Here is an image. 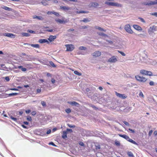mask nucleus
<instances>
[{
    "label": "nucleus",
    "instance_id": "f257e3e1",
    "mask_svg": "<svg viewBox=\"0 0 157 157\" xmlns=\"http://www.w3.org/2000/svg\"><path fill=\"white\" fill-rule=\"evenodd\" d=\"M157 31V26L154 25L151 26L148 29V33L150 35H152L153 33Z\"/></svg>",
    "mask_w": 157,
    "mask_h": 157
},
{
    "label": "nucleus",
    "instance_id": "f03ea898",
    "mask_svg": "<svg viewBox=\"0 0 157 157\" xmlns=\"http://www.w3.org/2000/svg\"><path fill=\"white\" fill-rule=\"evenodd\" d=\"M135 77L137 81L140 82H145L147 80L145 77L140 76L139 75L135 76Z\"/></svg>",
    "mask_w": 157,
    "mask_h": 157
},
{
    "label": "nucleus",
    "instance_id": "7ed1b4c3",
    "mask_svg": "<svg viewBox=\"0 0 157 157\" xmlns=\"http://www.w3.org/2000/svg\"><path fill=\"white\" fill-rule=\"evenodd\" d=\"M105 4L109 6H116L117 7H121V4L117 3L110 2L108 1L105 2Z\"/></svg>",
    "mask_w": 157,
    "mask_h": 157
},
{
    "label": "nucleus",
    "instance_id": "20e7f679",
    "mask_svg": "<svg viewBox=\"0 0 157 157\" xmlns=\"http://www.w3.org/2000/svg\"><path fill=\"white\" fill-rule=\"evenodd\" d=\"M117 56H113L108 60V62L111 63H115L117 61Z\"/></svg>",
    "mask_w": 157,
    "mask_h": 157
},
{
    "label": "nucleus",
    "instance_id": "39448f33",
    "mask_svg": "<svg viewBox=\"0 0 157 157\" xmlns=\"http://www.w3.org/2000/svg\"><path fill=\"white\" fill-rule=\"evenodd\" d=\"M124 29L127 32L130 34H132L133 33V31L131 29V27L129 25H126L124 27Z\"/></svg>",
    "mask_w": 157,
    "mask_h": 157
},
{
    "label": "nucleus",
    "instance_id": "423d86ee",
    "mask_svg": "<svg viewBox=\"0 0 157 157\" xmlns=\"http://www.w3.org/2000/svg\"><path fill=\"white\" fill-rule=\"evenodd\" d=\"M67 48V51H71L74 50L75 48L74 46L72 44H66L65 45Z\"/></svg>",
    "mask_w": 157,
    "mask_h": 157
},
{
    "label": "nucleus",
    "instance_id": "0eeeda50",
    "mask_svg": "<svg viewBox=\"0 0 157 157\" xmlns=\"http://www.w3.org/2000/svg\"><path fill=\"white\" fill-rule=\"evenodd\" d=\"M144 4L147 5L157 4V1H156L152 2L151 1H149L145 2Z\"/></svg>",
    "mask_w": 157,
    "mask_h": 157
},
{
    "label": "nucleus",
    "instance_id": "6e6552de",
    "mask_svg": "<svg viewBox=\"0 0 157 157\" xmlns=\"http://www.w3.org/2000/svg\"><path fill=\"white\" fill-rule=\"evenodd\" d=\"M116 94L118 97L122 99H124L127 97V96L125 94H121L117 92H116Z\"/></svg>",
    "mask_w": 157,
    "mask_h": 157
},
{
    "label": "nucleus",
    "instance_id": "1a4fd4ad",
    "mask_svg": "<svg viewBox=\"0 0 157 157\" xmlns=\"http://www.w3.org/2000/svg\"><path fill=\"white\" fill-rule=\"evenodd\" d=\"M98 6L99 4L98 3L95 2H93L90 3V7L96 8Z\"/></svg>",
    "mask_w": 157,
    "mask_h": 157
},
{
    "label": "nucleus",
    "instance_id": "9d476101",
    "mask_svg": "<svg viewBox=\"0 0 157 157\" xmlns=\"http://www.w3.org/2000/svg\"><path fill=\"white\" fill-rule=\"evenodd\" d=\"M101 53L99 51H95L93 53L92 55L93 56L95 57H98L101 56Z\"/></svg>",
    "mask_w": 157,
    "mask_h": 157
},
{
    "label": "nucleus",
    "instance_id": "9b49d317",
    "mask_svg": "<svg viewBox=\"0 0 157 157\" xmlns=\"http://www.w3.org/2000/svg\"><path fill=\"white\" fill-rule=\"evenodd\" d=\"M56 36L51 35L48 39V40L50 42H52L55 39H56Z\"/></svg>",
    "mask_w": 157,
    "mask_h": 157
},
{
    "label": "nucleus",
    "instance_id": "f8f14e48",
    "mask_svg": "<svg viewBox=\"0 0 157 157\" xmlns=\"http://www.w3.org/2000/svg\"><path fill=\"white\" fill-rule=\"evenodd\" d=\"M4 35L6 36L9 37L11 38H14L15 37V36L14 35L10 33H5Z\"/></svg>",
    "mask_w": 157,
    "mask_h": 157
},
{
    "label": "nucleus",
    "instance_id": "ddd939ff",
    "mask_svg": "<svg viewBox=\"0 0 157 157\" xmlns=\"http://www.w3.org/2000/svg\"><path fill=\"white\" fill-rule=\"evenodd\" d=\"M39 42L40 43H49L48 41L46 39H41L39 40Z\"/></svg>",
    "mask_w": 157,
    "mask_h": 157
},
{
    "label": "nucleus",
    "instance_id": "4468645a",
    "mask_svg": "<svg viewBox=\"0 0 157 157\" xmlns=\"http://www.w3.org/2000/svg\"><path fill=\"white\" fill-rule=\"evenodd\" d=\"M133 28L139 30L141 31L142 30V28L140 26L137 25H133Z\"/></svg>",
    "mask_w": 157,
    "mask_h": 157
},
{
    "label": "nucleus",
    "instance_id": "2eb2a0df",
    "mask_svg": "<svg viewBox=\"0 0 157 157\" xmlns=\"http://www.w3.org/2000/svg\"><path fill=\"white\" fill-rule=\"evenodd\" d=\"M118 135L124 138L127 140H128L129 139V137L126 135H121V134H119Z\"/></svg>",
    "mask_w": 157,
    "mask_h": 157
},
{
    "label": "nucleus",
    "instance_id": "dca6fc26",
    "mask_svg": "<svg viewBox=\"0 0 157 157\" xmlns=\"http://www.w3.org/2000/svg\"><path fill=\"white\" fill-rule=\"evenodd\" d=\"M27 45H29V46H30L33 47L35 48H39V45L38 44H27Z\"/></svg>",
    "mask_w": 157,
    "mask_h": 157
},
{
    "label": "nucleus",
    "instance_id": "f3484780",
    "mask_svg": "<svg viewBox=\"0 0 157 157\" xmlns=\"http://www.w3.org/2000/svg\"><path fill=\"white\" fill-rule=\"evenodd\" d=\"M56 22H57L59 23H60V24L65 23L66 22V21H65L63 20H61V19H56Z\"/></svg>",
    "mask_w": 157,
    "mask_h": 157
},
{
    "label": "nucleus",
    "instance_id": "a211bd4d",
    "mask_svg": "<svg viewBox=\"0 0 157 157\" xmlns=\"http://www.w3.org/2000/svg\"><path fill=\"white\" fill-rule=\"evenodd\" d=\"M1 8H2L4 9V10H6L9 11H12V9L11 8H10L6 6H2Z\"/></svg>",
    "mask_w": 157,
    "mask_h": 157
},
{
    "label": "nucleus",
    "instance_id": "6ab92c4d",
    "mask_svg": "<svg viewBox=\"0 0 157 157\" xmlns=\"http://www.w3.org/2000/svg\"><path fill=\"white\" fill-rule=\"evenodd\" d=\"M33 19L37 18L39 20H42L44 19L41 16H34L33 17Z\"/></svg>",
    "mask_w": 157,
    "mask_h": 157
},
{
    "label": "nucleus",
    "instance_id": "aec40b11",
    "mask_svg": "<svg viewBox=\"0 0 157 157\" xmlns=\"http://www.w3.org/2000/svg\"><path fill=\"white\" fill-rule=\"evenodd\" d=\"M68 103L71 105H75V106H78V105H79L78 103L76 102L75 101H70L68 102Z\"/></svg>",
    "mask_w": 157,
    "mask_h": 157
},
{
    "label": "nucleus",
    "instance_id": "412c9836",
    "mask_svg": "<svg viewBox=\"0 0 157 157\" xmlns=\"http://www.w3.org/2000/svg\"><path fill=\"white\" fill-rule=\"evenodd\" d=\"M140 73L143 75H147V71L144 70H142L140 71Z\"/></svg>",
    "mask_w": 157,
    "mask_h": 157
},
{
    "label": "nucleus",
    "instance_id": "4be33fe9",
    "mask_svg": "<svg viewBox=\"0 0 157 157\" xmlns=\"http://www.w3.org/2000/svg\"><path fill=\"white\" fill-rule=\"evenodd\" d=\"M90 20L88 18H84L83 20L80 21V22H83L85 23L90 22Z\"/></svg>",
    "mask_w": 157,
    "mask_h": 157
},
{
    "label": "nucleus",
    "instance_id": "5701e85b",
    "mask_svg": "<svg viewBox=\"0 0 157 157\" xmlns=\"http://www.w3.org/2000/svg\"><path fill=\"white\" fill-rule=\"evenodd\" d=\"M95 29H98L99 30L101 31H105V30L104 29H103V28H101V27H98L97 26H95Z\"/></svg>",
    "mask_w": 157,
    "mask_h": 157
},
{
    "label": "nucleus",
    "instance_id": "b1692460",
    "mask_svg": "<svg viewBox=\"0 0 157 157\" xmlns=\"http://www.w3.org/2000/svg\"><path fill=\"white\" fill-rule=\"evenodd\" d=\"M67 132L65 131H63V135H62V137L64 139L67 138Z\"/></svg>",
    "mask_w": 157,
    "mask_h": 157
},
{
    "label": "nucleus",
    "instance_id": "393cba45",
    "mask_svg": "<svg viewBox=\"0 0 157 157\" xmlns=\"http://www.w3.org/2000/svg\"><path fill=\"white\" fill-rule=\"evenodd\" d=\"M127 140L134 144L137 145V143L136 142H135L134 141L132 140L129 137V139H128Z\"/></svg>",
    "mask_w": 157,
    "mask_h": 157
},
{
    "label": "nucleus",
    "instance_id": "a878e982",
    "mask_svg": "<svg viewBox=\"0 0 157 157\" xmlns=\"http://www.w3.org/2000/svg\"><path fill=\"white\" fill-rule=\"evenodd\" d=\"M128 155L130 157H134V155L132 152L131 151H128L127 153Z\"/></svg>",
    "mask_w": 157,
    "mask_h": 157
},
{
    "label": "nucleus",
    "instance_id": "bb28decb",
    "mask_svg": "<svg viewBox=\"0 0 157 157\" xmlns=\"http://www.w3.org/2000/svg\"><path fill=\"white\" fill-rule=\"evenodd\" d=\"M18 68L19 69H21L22 71H26V69L25 68H23L22 66H18Z\"/></svg>",
    "mask_w": 157,
    "mask_h": 157
},
{
    "label": "nucleus",
    "instance_id": "cd10ccee",
    "mask_svg": "<svg viewBox=\"0 0 157 157\" xmlns=\"http://www.w3.org/2000/svg\"><path fill=\"white\" fill-rule=\"evenodd\" d=\"M97 33L100 36H106V35L104 33H103L101 32H97Z\"/></svg>",
    "mask_w": 157,
    "mask_h": 157
},
{
    "label": "nucleus",
    "instance_id": "c85d7f7f",
    "mask_svg": "<svg viewBox=\"0 0 157 157\" xmlns=\"http://www.w3.org/2000/svg\"><path fill=\"white\" fill-rule=\"evenodd\" d=\"M22 35L24 36H30V34L28 33H22Z\"/></svg>",
    "mask_w": 157,
    "mask_h": 157
},
{
    "label": "nucleus",
    "instance_id": "c756f323",
    "mask_svg": "<svg viewBox=\"0 0 157 157\" xmlns=\"http://www.w3.org/2000/svg\"><path fill=\"white\" fill-rule=\"evenodd\" d=\"M79 49L82 50H86V48L85 47L80 46L79 48Z\"/></svg>",
    "mask_w": 157,
    "mask_h": 157
},
{
    "label": "nucleus",
    "instance_id": "7c9ffc66",
    "mask_svg": "<svg viewBox=\"0 0 157 157\" xmlns=\"http://www.w3.org/2000/svg\"><path fill=\"white\" fill-rule=\"evenodd\" d=\"M61 8L65 10H68L70 9L69 7L66 6H63L61 7Z\"/></svg>",
    "mask_w": 157,
    "mask_h": 157
},
{
    "label": "nucleus",
    "instance_id": "2f4dec72",
    "mask_svg": "<svg viewBox=\"0 0 157 157\" xmlns=\"http://www.w3.org/2000/svg\"><path fill=\"white\" fill-rule=\"evenodd\" d=\"M18 94L17 93H11L9 94V96H15L18 95Z\"/></svg>",
    "mask_w": 157,
    "mask_h": 157
},
{
    "label": "nucleus",
    "instance_id": "473e14b6",
    "mask_svg": "<svg viewBox=\"0 0 157 157\" xmlns=\"http://www.w3.org/2000/svg\"><path fill=\"white\" fill-rule=\"evenodd\" d=\"M49 64L53 67H56V66L55 65L54 63L52 61H50Z\"/></svg>",
    "mask_w": 157,
    "mask_h": 157
},
{
    "label": "nucleus",
    "instance_id": "72a5a7b5",
    "mask_svg": "<svg viewBox=\"0 0 157 157\" xmlns=\"http://www.w3.org/2000/svg\"><path fill=\"white\" fill-rule=\"evenodd\" d=\"M74 73L75 74L78 76H81L82 75L81 73H79L78 71H74Z\"/></svg>",
    "mask_w": 157,
    "mask_h": 157
},
{
    "label": "nucleus",
    "instance_id": "f704fd0d",
    "mask_svg": "<svg viewBox=\"0 0 157 157\" xmlns=\"http://www.w3.org/2000/svg\"><path fill=\"white\" fill-rule=\"evenodd\" d=\"M147 75H149L150 76H152L153 75H152V73L150 71H147Z\"/></svg>",
    "mask_w": 157,
    "mask_h": 157
},
{
    "label": "nucleus",
    "instance_id": "c9c22d12",
    "mask_svg": "<svg viewBox=\"0 0 157 157\" xmlns=\"http://www.w3.org/2000/svg\"><path fill=\"white\" fill-rule=\"evenodd\" d=\"M88 26H81L80 27V29H86L87 28Z\"/></svg>",
    "mask_w": 157,
    "mask_h": 157
},
{
    "label": "nucleus",
    "instance_id": "e433bc0d",
    "mask_svg": "<svg viewBox=\"0 0 157 157\" xmlns=\"http://www.w3.org/2000/svg\"><path fill=\"white\" fill-rule=\"evenodd\" d=\"M139 95L140 97H141L143 98L144 97V95L142 92H141V91L140 92Z\"/></svg>",
    "mask_w": 157,
    "mask_h": 157
},
{
    "label": "nucleus",
    "instance_id": "4c0bfd02",
    "mask_svg": "<svg viewBox=\"0 0 157 157\" xmlns=\"http://www.w3.org/2000/svg\"><path fill=\"white\" fill-rule=\"evenodd\" d=\"M139 19L140 20V21H141L142 22L144 23H145V21L144 19L143 18H141V17H139Z\"/></svg>",
    "mask_w": 157,
    "mask_h": 157
},
{
    "label": "nucleus",
    "instance_id": "58836bf2",
    "mask_svg": "<svg viewBox=\"0 0 157 157\" xmlns=\"http://www.w3.org/2000/svg\"><path fill=\"white\" fill-rule=\"evenodd\" d=\"M65 111L67 113H71V109H70L68 108V109H66L65 110Z\"/></svg>",
    "mask_w": 157,
    "mask_h": 157
},
{
    "label": "nucleus",
    "instance_id": "ea45409f",
    "mask_svg": "<svg viewBox=\"0 0 157 157\" xmlns=\"http://www.w3.org/2000/svg\"><path fill=\"white\" fill-rule=\"evenodd\" d=\"M27 120L29 121H30L32 120L31 117L30 116H28L27 117Z\"/></svg>",
    "mask_w": 157,
    "mask_h": 157
},
{
    "label": "nucleus",
    "instance_id": "a19ab883",
    "mask_svg": "<svg viewBox=\"0 0 157 157\" xmlns=\"http://www.w3.org/2000/svg\"><path fill=\"white\" fill-rule=\"evenodd\" d=\"M41 3L44 6H47L48 5V4L47 3L46 1H43L41 2Z\"/></svg>",
    "mask_w": 157,
    "mask_h": 157
},
{
    "label": "nucleus",
    "instance_id": "79ce46f5",
    "mask_svg": "<svg viewBox=\"0 0 157 157\" xmlns=\"http://www.w3.org/2000/svg\"><path fill=\"white\" fill-rule=\"evenodd\" d=\"M10 118L11 119H12L13 121H17V119L16 118L12 116H11Z\"/></svg>",
    "mask_w": 157,
    "mask_h": 157
},
{
    "label": "nucleus",
    "instance_id": "37998d69",
    "mask_svg": "<svg viewBox=\"0 0 157 157\" xmlns=\"http://www.w3.org/2000/svg\"><path fill=\"white\" fill-rule=\"evenodd\" d=\"M52 14H54L55 15L57 16H59V14L58 13L54 12V11H53Z\"/></svg>",
    "mask_w": 157,
    "mask_h": 157
},
{
    "label": "nucleus",
    "instance_id": "c03bdc74",
    "mask_svg": "<svg viewBox=\"0 0 157 157\" xmlns=\"http://www.w3.org/2000/svg\"><path fill=\"white\" fill-rule=\"evenodd\" d=\"M5 79L7 82H9L10 80V79L9 76H6L5 77Z\"/></svg>",
    "mask_w": 157,
    "mask_h": 157
},
{
    "label": "nucleus",
    "instance_id": "a18cd8bd",
    "mask_svg": "<svg viewBox=\"0 0 157 157\" xmlns=\"http://www.w3.org/2000/svg\"><path fill=\"white\" fill-rule=\"evenodd\" d=\"M78 13H86V12L84 11H78L77 12Z\"/></svg>",
    "mask_w": 157,
    "mask_h": 157
},
{
    "label": "nucleus",
    "instance_id": "49530a36",
    "mask_svg": "<svg viewBox=\"0 0 157 157\" xmlns=\"http://www.w3.org/2000/svg\"><path fill=\"white\" fill-rule=\"evenodd\" d=\"M119 52L123 56H125V54L123 52H121V51H119Z\"/></svg>",
    "mask_w": 157,
    "mask_h": 157
},
{
    "label": "nucleus",
    "instance_id": "de8ad7c7",
    "mask_svg": "<svg viewBox=\"0 0 157 157\" xmlns=\"http://www.w3.org/2000/svg\"><path fill=\"white\" fill-rule=\"evenodd\" d=\"M41 105L43 106H46V103L44 101H42L41 102Z\"/></svg>",
    "mask_w": 157,
    "mask_h": 157
},
{
    "label": "nucleus",
    "instance_id": "09e8293b",
    "mask_svg": "<svg viewBox=\"0 0 157 157\" xmlns=\"http://www.w3.org/2000/svg\"><path fill=\"white\" fill-rule=\"evenodd\" d=\"M67 125H68V126L70 128H74L75 127V125H72L71 124H68Z\"/></svg>",
    "mask_w": 157,
    "mask_h": 157
},
{
    "label": "nucleus",
    "instance_id": "8fccbe9b",
    "mask_svg": "<svg viewBox=\"0 0 157 157\" xmlns=\"http://www.w3.org/2000/svg\"><path fill=\"white\" fill-rule=\"evenodd\" d=\"M67 131L68 132H73L72 130L71 129H69V128H67Z\"/></svg>",
    "mask_w": 157,
    "mask_h": 157
},
{
    "label": "nucleus",
    "instance_id": "3c124183",
    "mask_svg": "<svg viewBox=\"0 0 157 157\" xmlns=\"http://www.w3.org/2000/svg\"><path fill=\"white\" fill-rule=\"evenodd\" d=\"M149 84L150 86H154V82L152 81H151L149 82Z\"/></svg>",
    "mask_w": 157,
    "mask_h": 157
},
{
    "label": "nucleus",
    "instance_id": "603ef678",
    "mask_svg": "<svg viewBox=\"0 0 157 157\" xmlns=\"http://www.w3.org/2000/svg\"><path fill=\"white\" fill-rule=\"evenodd\" d=\"M49 144L51 145L52 146H54L56 147V145L53 142H51Z\"/></svg>",
    "mask_w": 157,
    "mask_h": 157
},
{
    "label": "nucleus",
    "instance_id": "864d4df0",
    "mask_svg": "<svg viewBox=\"0 0 157 157\" xmlns=\"http://www.w3.org/2000/svg\"><path fill=\"white\" fill-rule=\"evenodd\" d=\"M79 144L81 146H84V144L82 142H79Z\"/></svg>",
    "mask_w": 157,
    "mask_h": 157
},
{
    "label": "nucleus",
    "instance_id": "5fc2aeb1",
    "mask_svg": "<svg viewBox=\"0 0 157 157\" xmlns=\"http://www.w3.org/2000/svg\"><path fill=\"white\" fill-rule=\"evenodd\" d=\"M41 89H37L36 91H37V93H40L41 92Z\"/></svg>",
    "mask_w": 157,
    "mask_h": 157
},
{
    "label": "nucleus",
    "instance_id": "6e6d98bb",
    "mask_svg": "<svg viewBox=\"0 0 157 157\" xmlns=\"http://www.w3.org/2000/svg\"><path fill=\"white\" fill-rule=\"evenodd\" d=\"M36 111H33L32 113H31V114H32V115H36Z\"/></svg>",
    "mask_w": 157,
    "mask_h": 157
},
{
    "label": "nucleus",
    "instance_id": "4d7b16f0",
    "mask_svg": "<svg viewBox=\"0 0 157 157\" xmlns=\"http://www.w3.org/2000/svg\"><path fill=\"white\" fill-rule=\"evenodd\" d=\"M123 122L124 123V124H125L127 126H128L129 125V124L126 121H123Z\"/></svg>",
    "mask_w": 157,
    "mask_h": 157
},
{
    "label": "nucleus",
    "instance_id": "13d9d810",
    "mask_svg": "<svg viewBox=\"0 0 157 157\" xmlns=\"http://www.w3.org/2000/svg\"><path fill=\"white\" fill-rule=\"evenodd\" d=\"M51 81L53 84H54L55 82V80L54 78H52Z\"/></svg>",
    "mask_w": 157,
    "mask_h": 157
},
{
    "label": "nucleus",
    "instance_id": "bf43d9fd",
    "mask_svg": "<svg viewBox=\"0 0 157 157\" xmlns=\"http://www.w3.org/2000/svg\"><path fill=\"white\" fill-rule=\"evenodd\" d=\"M10 90L15 91H17L18 90V89L16 88H11L10 89Z\"/></svg>",
    "mask_w": 157,
    "mask_h": 157
},
{
    "label": "nucleus",
    "instance_id": "052dcab7",
    "mask_svg": "<svg viewBox=\"0 0 157 157\" xmlns=\"http://www.w3.org/2000/svg\"><path fill=\"white\" fill-rule=\"evenodd\" d=\"M115 143L117 145H120V143L118 141H115Z\"/></svg>",
    "mask_w": 157,
    "mask_h": 157
},
{
    "label": "nucleus",
    "instance_id": "680f3d73",
    "mask_svg": "<svg viewBox=\"0 0 157 157\" xmlns=\"http://www.w3.org/2000/svg\"><path fill=\"white\" fill-rule=\"evenodd\" d=\"M51 132V130L50 129L48 130L47 132V134H49Z\"/></svg>",
    "mask_w": 157,
    "mask_h": 157
},
{
    "label": "nucleus",
    "instance_id": "e2e57ef3",
    "mask_svg": "<svg viewBox=\"0 0 157 157\" xmlns=\"http://www.w3.org/2000/svg\"><path fill=\"white\" fill-rule=\"evenodd\" d=\"M128 130L129 131H131L133 133H134V132H135V131H134V130H133V129H130V128H129Z\"/></svg>",
    "mask_w": 157,
    "mask_h": 157
},
{
    "label": "nucleus",
    "instance_id": "0e129e2a",
    "mask_svg": "<svg viewBox=\"0 0 157 157\" xmlns=\"http://www.w3.org/2000/svg\"><path fill=\"white\" fill-rule=\"evenodd\" d=\"M100 148V147L99 145L96 146V149H99Z\"/></svg>",
    "mask_w": 157,
    "mask_h": 157
},
{
    "label": "nucleus",
    "instance_id": "69168bd1",
    "mask_svg": "<svg viewBox=\"0 0 157 157\" xmlns=\"http://www.w3.org/2000/svg\"><path fill=\"white\" fill-rule=\"evenodd\" d=\"M74 30V29H69L68 30V32L73 31Z\"/></svg>",
    "mask_w": 157,
    "mask_h": 157
},
{
    "label": "nucleus",
    "instance_id": "338daca9",
    "mask_svg": "<svg viewBox=\"0 0 157 157\" xmlns=\"http://www.w3.org/2000/svg\"><path fill=\"white\" fill-rule=\"evenodd\" d=\"M152 132V130L150 131L149 132V133H148L149 136H150L151 135Z\"/></svg>",
    "mask_w": 157,
    "mask_h": 157
},
{
    "label": "nucleus",
    "instance_id": "774afa93",
    "mask_svg": "<svg viewBox=\"0 0 157 157\" xmlns=\"http://www.w3.org/2000/svg\"><path fill=\"white\" fill-rule=\"evenodd\" d=\"M30 112H31V110H28L25 111V112L27 114L29 113Z\"/></svg>",
    "mask_w": 157,
    "mask_h": 157
}]
</instances>
